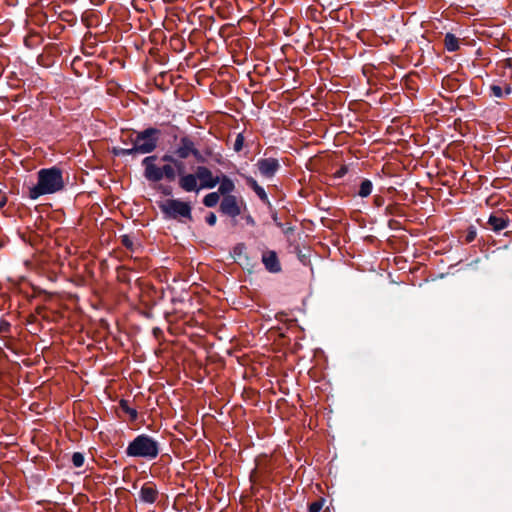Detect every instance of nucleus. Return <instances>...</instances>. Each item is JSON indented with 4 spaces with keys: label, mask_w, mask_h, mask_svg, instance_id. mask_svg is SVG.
<instances>
[{
    "label": "nucleus",
    "mask_w": 512,
    "mask_h": 512,
    "mask_svg": "<svg viewBox=\"0 0 512 512\" xmlns=\"http://www.w3.org/2000/svg\"><path fill=\"white\" fill-rule=\"evenodd\" d=\"M196 173L200 189H212L219 183V177H214L211 170L205 166H198Z\"/></svg>",
    "instance_id": "423d86ee"
},
{
    "label": "nucleus",
    "mask_w": 512,
    "mask_h": 512,
    "mask_svg": "<svg viewBox=\"0 0 512 512\" xmlns=\"http://www.w3.org/2000/svg\"><path fill=\"white\" fill-rule=\"evenodd\" d=\"M161 174H162V179L163 178H166L170 181H173L176 177V172H175V168L168 164V165H164L161 169Z\"/></svg>",
    "instance_id": "6ab92c4d"
},
{
    "label": "nucleus",
    "mask_w": 512,
    "mask_h": 512,
    "mask_svg": "<svg viewBox=\"0 0 512 512\" xmlns=\"http://www.w3.org/2000/svg\"><path fill=\"white\" fill-rule=\"evenodd\" d=\"M163 160L168 161V162H173L175 164V166L178 168L180 174H181L182 170L184 169L183 163L176 161L173 158V156H171V155H164Z\"/></svg>",
    "instance_id": "5701e85b"
},
{
    "label": "nucleus",
    "mask_w": 512,
    "mask_h": 512,
    "mask_svg": "<svg viewBox=\"0 0 512 512\" xmlns=\"http://www.w3.org/2000/svg\"><path fill=\"white\" fill-rule=\"evenodd\" d=\"M219 195H223L224 197L230 195L231 192L235 190L234 182L226 175H222L219 177Z\"/></svg>",
    "instance_id": "4468645a"
},
{
    "label": "nucleus",
    "mask_w": 512,
    "mask_h": 512,
    "mask_svg": "<svg viewBox=\"0 0 512 512\" xmlns=\"http://www.w3.org/2000/svg\"><path fill=\"white\" fill-rule=\"evenodd\" d=\"M162 212L170 218L184 217L192 219L191 207L188 203L178 199H167L160 205Z\"/></svg>",
    "instance_id": "20e7f679"
},
{
    "label": "nucleus",
    "mask_w": 512,
    "mask_h": 512,
    "mask_svg": "<svg viewBox=\"0 0 512 512\" xmlns=\"http://www.w3.org/2000/svg\"><path fill=\"white\" fill-rule=\"evenodd\" d=\"M37 175V184L29 188V197L32 200H36L42 195L56 193L64 187L62 172L56 167L41 169Z\"/></svg>",
    "instance_id": "f257e3e1"
},
{
    "label": "nucleus",
    "mask_w": 512,
    "mask_h": 512,
    "mask_svg": "<svg viewBox=\"0 0 512 512\" xmlns=\"http://www.w3.org/2000/svg\"><path fill=\"white\" fill-rule=\"evenodd\" d=\"M247 183L252 187L255 193L259 196V198L263 201H267V195L265 190L257 184V182L253 178H249Z\"/></svg>",
    "instance_id": "a211bd4d"
},
{
    "label": "nucleus",
    "mask_w": 512,
    "mask_h": 512,
    "mask_svg": "<svg viewBox=\"0 0 512 512\" xmlns=\"http://www.w3.org/2000/svg\"><path fill=\"white\" fill-rule=\"evenodd\" d=\"M126 454L130 457L154 459L159 454V443L150 436L141 434L128 445Z\"/></svg>",
    "instance_id": "7ed1b4c3"
},
{
    "label": "nucleus",
    "mask_w": 512,
    "mask_h": 512,
    "mask_svg": "<svg viewBox=\"0 0 512 512\" xmlns=\"http://www.w3.org/2000/svg\"><path fill=\"white\" fill-rule=\"evenodd\" d=\"M324 503L325 499L323 498H320L317 501L311 503L309 505V512H319L323 508Z\"/></svg>",
    "instance_id": "aec40b11"
},
{
    "label": "nucleus",
    "mask_w": 512,
    "mask_h": 512,
    "mask_svg": "<svg viewBox=\"0 0 512 512\" xmlns=\"http://www.w3.org/2000/svg\"><path fill=\"white\" fill-rule=\"evenodd\" d=\"M197 181L198 177L196 172L195 174H184L179 178V186L186 192L198 191L200 188Z\"/></svg>",
    "instance_id": "9b49d317"
},
{
    "label": "nucleus",
    "mask_w": 512,
    "mask_h": 512,
    "mask_svg": "<svg viewBox=\"0 0 512 512\" xmlns=\"http://www.w3.org/2000/svg\"><path fill=\"white\" fill-rule=\"evenodd\" d=\"M174 154L180 159H186L190 156H194L195 158H201L200 151L196 148L194 142L189 137H182L175 150Z\"/></svg>",
    "instance_id": "39448f33"
},
{
    "label": "nucleus",
    "mask_w": 512,
    "mask_h": 512,
    "mask_svg": "<svg viewBox=\"0 0 512 512\" xmlns=\"http://www.w3.org/2000/svg\"><path fill=\"white\" fill-rule=\"evenodd\" d=\"M243 145H244V136L242 133H238L236 136V139L234 141V144H233V149L236 152H239L242 150Z\"/></svg>",
    "instance_id": "412c9836"
},
{
    "label": "nucleus",
    "mask_w": 512,
    "mask_h": 512,
    "mask_svg": "<svg viewBox=\"0 0 512 512\" xmlns=\"http://www.w3.org/2000/svg\"><path fill=\"white\" fill-rule=\"evenodd\" d=\"M372 188H373L372 182L368 179H365L360 184V189H359L358 195L360 197L365 198L371 194Z\"/></svg>",
    "instance_id": "f3484780"
},
{
    "label": "nucleus",
    "mask_w": 512,
    "mask_h": 512,
    "mask_svg": "<svg viewBox=\"0 0 512 512\" xmlns=\"http://www.w3.org/2000/svg\"><path fill=\"white\" fill-rule=\"evenodd\" d=\"M72 463L75 467H81L84 464V456L80 452H75L72 455Z\"/></svg>",
    "instance_id": "4be33fe9"
},
{
    "label": "nucleus",
    "mask_w": 512,
    "mask_h": 512,
    "mask_svg": "<svg viewBox=\"0 0 512 512\" xmlns=\"http://www.w3.org/2000/svg\"><path fill=\"white\" fill-rule=\"evenodd\" d=\"M491 91H492L493 96H495L497 98H502L503 97V90H502V88L500 86L492 85L491 86Z\"/></svg>",
    "instance_id": "b1692460"
},
{
    "label": "nucleus",
    "mask_w": 512,
    "mask_h": 512,
    "mask_svg": "<svg viewBox=\"0 0 512 512\" xmlns=\"http://www.w3.org/2000/svg\"><path fill=\"white\" fill-rule=\"evenodd\" d=\"M475 236H476V233L474 231L469 232V234L467 235V241L468 242L473 241L475 239Z\"/></svg>",
    "instance_id": "c85d7f7f"
},
{
    "label": "nucleus",
    "mask_w": 512,
    "mask_h": 512,
    "mask_svg": "<svg viewBox=\"0 0 512 512\" xmlns=\"http://www.w3.org/2000/svg\"><path fill=\"white\" fill-rule=\"evenodd\" d=\"M257 167L262 176L271 178L278 171L280 165L275 158H264L258 160Z\"/></svg>",
    "instance_id": "1a4fd4ad"
},
{
    "label": "nucleus",
    "mask_w": 512,
    "mask_h": 512,
    "mask_svg": "<svg viewBox=\"0 0 512 512\" xmlns=\"http://www.w3.org/2000/svg\"><path fill=\"white\" fill-rule=\"evenodd\" d=\"M508 221L507 215L502 212H497L489 217L488 224L492 230L499 232L507 227Z\"/></svg>",
    "instance_id": "f8f14e48"
},
{
    "label": "nucleus",
    "mask_w": 512,
    "mask_h": 512,
    "mask_svg": "<svg viewBox=\"0 0 512 512\" xmlns=\"http://www.w3.org/2000/svg\"><path fill=\"white\" fill-rule=\"evenodd\" d=\"M158 495L159 491L153 482L144 483L139 492L140 500L148 504L156 502Z\"/></svg>",
    "instance_id": "9d476101"
},
{
    "label": "nucleus",
    "mask_w": 512,
    "mask_h": 512,
    "mask_svg": "<svg viewBox=\"0 0 512 512\" xmlns=\"http://www.w3.org/2000/svg\"><path fill=\"white\" fill-rule=\"evenodd\" d=\"M217 221V218H216V215L214 213H210L207 218H206V222L210 225V226H213L215 225Z\"/></svg>",
    "instance_id": "a878e982"
},
{
    "label": "nucleus",
    "mask_w": 512,
    "mask_h": 512,
    "mask_svg": "<svg viewBox=\"0 0 512 512\" xmlns=\"http://www.w3.org/2000/svg\"><path fill=\"white\" fill-rule=\"evenodd\" d=\"M160 131L155 128H148L130 135L131 148L114 149L115 155L147 154L153 152L158 144Z\"/></svg>",
    "instance_id": "f03ea898"
},
{
    "label": "nucleus",
    "mask_w": 512,
    "mask_h": 512,
    "mask_svg": "<svg viewBox=\"0 0 512 512\" xmlns=\"http://www.w3.org/2000/svg\"><path fill=\"white\" fill-rule=\"evenodd\" d=\"M220 211L228 216L236 217L241 214V207L234 195L223 197L220 204Z\"/></svg>",
    "instance_id": "0eeeda50"
},
{
    "label": "nucleus",
    "mask_w": 512,
    "mask_h": 512,
    "mask_svg": "<svg viewBox=\"0 0 512 512\" xmlns=\"http://www.w3.org/2000/svg\"><path fill=\"white\" fill-rule=\"evenodd\" d=\"M220 200V195L218 192H211L209 194H207L204 198H203V204L206 206V207H214L218 204Z\"/></svg>",
    "instance_id": "dca6fc26"
},
{
    "label": "nucleus",
    "mask_w": 512,
    "mask_h": 512,
    "mask_svg": "<svg viewBox=\"0 0 512 512\" xmlns=\"http://www.w3.org/2000/svg\"><path fill=\"white\" fill-rule=\"evenodd\" d=\"M510 91H511V90H510V88H509V87H507L505 92H506V94H509V93H510Z\"/></svg>",
    "instance_id": "c756f323"
},
{
    "label": "nucleus",
    "mask_w": 512,
    "mask_h": 512,
    "mask_svg": "<svg viewBox=\"0 0 512 512\" xmlns=\"http://www.w3.org/2000/svg\"><path fill=\"white\" fill-rule=\"evenodd\" d=\"M156 156H148L142 161L145 167V177L150 181H160L162 179L161 169L155 165Z\"/></svg>",
    "instance_id": "6e6552de"
},
{
    "label": "nucleus",
    "mask_w": 512,
    "mask_h": 512,
    "mask_svg": "<svg viewBox=\"0 0 512 512\" xmlns=\"http://www.w3.org/2000/svg\"><path fill=\"white\" fill-rule=\"evenodd\" d=\"M122 244L127 247V248H131L132 247V241L130 240V238L126 235H124L122 237Z\"/></svg>",
    "instance_id": "cd10ccee"
},
{
    "label": "nucleus",
    "mask_w": 512,
    "mask_h": 512,
    "mask_svg": "<svg viewBox=\"0 0 512 512\" xmlns=\"http://www.w3.org/2000/svg\"><path fill=\"white\" fill-rule=\"evenodd\" d=\"M444 44L448 51H456L459 48L458 38L451 33L445 35Z\"/></svg>",
    "instance_id": "2eb2a0df"
},
{
    "label": "nucleus",
    "mask_w": 512,
    "mask_h": 512,
    "mask_svg": "<svg viewBox=\"0 0 512 512\" xmlns=\"http://www.w3.org/2000/svg\"><path fill=\"white\" fill-rule=\"evenodd\" d=\"M262 261L267 270L270 272H279L281 267L274 251H267L263 253Z\"/></svg>",
    "instance_id": "ddd939ff"
},
{
    "label": "nucleus",
    "mask_w": 512,
    "mask_h": 512,
    "mask_svg": "<svg viewBox=\"0 0 512 512\" xmlns=\"http://www.w3.org/2000/svg\"><path fill=\"white\" fill-rule=\"evenodd\" d=\"M7 203L6 193L0 189V208L4 207Z\"/></svg>",
    "instance_id": "bb28decb"
},
{
    "label": "nucleus",
    "mask_w": 512,
    "mask_h": 512,
    "mask_svg": "<svg viewBox=\"0 0 512 512\" xmlns=\"http://www.w3.org/2000/svg\"><path fill=\"white\" fill-rule=\"evenodd\" d=\"M121 406L125 409L127 413L130 414V416L135 419L137 417V412L134 409H130L126 407V401H121Z\"/></svg>",
    "instance_id": "393cba45"
}]
</instances>
